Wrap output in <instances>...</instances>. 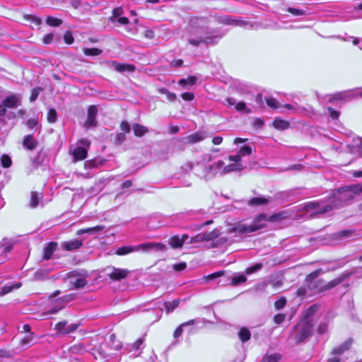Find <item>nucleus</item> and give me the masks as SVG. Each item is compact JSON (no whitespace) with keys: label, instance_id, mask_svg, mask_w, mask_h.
<instances>
[{"label":"nucleus","instance_id":"obj_13","mask_svg":"<svg viewBox=\"0 0 362 362\" xmlns=\"http://www.w3.org/2000/svg\"><path fill=\"white\" fill-rule=\"evenodd\" d=\"M226 102L228 106H234L235 110L239 112L245 114H250L252 112V110L243 101L238 102L234 98L228 97L226 99Z\"/></svg>","mask_w":362,"mask_h":362},{"label":"nucleus","instance_id":"obj_6","mask_svg":"<svg viewBox=\"0 0 362 362\" xmlns=\"http://www.w3.org/2000/svg\"><path fill=\"white\" fill-rule=\"evenodd\" d=\"M167 245L161 243H145L137 245H126L119 247L116 250V254L119 256L138 251H165Z\"/></svg>","mask_w":362,"mask_h":362},{"label":"nucleus","instance_id":"obj_57","mask_svg":"<svg viewBox=\"0 0 362 362\" xmlns=\"http://www.w3.org/2000/svg\"><path fill=\"white\" fill-rule=\"evenodd\" d=\"M286 304V300L285 298H281L275 302V308L276 310L282 309Z\"/></svg>","mask_w":362,"mask_h":362},{"label":"nucleus","instance_id":"obj_16","mask_svg":"<svg viewBox=\"0 0 362 362\" xmlns=\"http://www.w3.org/2000/svg\"><path fill=\"white\" fill-rule=\"evenodd\" d=\"M109 68L114 69L117 72H134L136 69L135 66L129 64H120L116 61H110L107 62Z\"/></svg>","mask_w":362,"mask_h":362},{"label":"nucleus","instance_id":"obj_28","mask_svg":"<svg viewBox=\"0 0 362 362\" xmlns=\"http://www.w3.org/2000/svg\"><path fill=\"white\" fill-rule=\"evenodd\" d=\"M57 243L55 242H51L44 248L43 259L48 260L49 259L53 252L57 250Z\"/></svg>","mask_w":362,"mask_h":362},{"label":"nucleus","instance_id":"obj_58","mask_svg":"<svg viewBox=\"0 0 362 362\" xmlns=\"http://www.w3.org/2000/svg\"><path fill=\"white\" fill-rule=\"evenodd\" d=\"M26 125L30 129L36 128L38 125V121L36 119H29L26 122Z\"/></svg>","mask_w":362,"mask_h":362},{"label":"nucleus","instance_id":"obj_51","mask_svg":"<svg viewBox=\"0 0 362 362\" xmlns=\"http://www.w3.org/2000/svg\"><path fill=\"white\" fill-rule=\"evenodd\" d=\"M284 107L288 110L293 111V112H296V113H301L303 112L308 111L303 107H296L294 105H291V104H286L284 105Z\"/></svg>","mask_w":362,"mask_h":362},{"label":"nucleus","instance_id":"obj_34","mask_svg":"<svg viewBox=\"0 0 362 362\" xmlns=\"http://www.w3.org/2000/svg\"><path fill=\"white\" fill-rule=\"evenodd\" d=\"M286 11L295 16H306L313 13V12H311L310 9L308 8H306L305 9H300L293 7H288L286 8Z\"/></svg>","mask_w":362,"mask_h":362},{"label":"nucleus","instance_id":"obj_60","mask_svg":"<svg viewBox=\"0 0 362 362\" xmlns=\"http://www.w3.org/2000/svg\"><path fill=\"white\" fill-rule=\"evenodd\" d=\"M123 13V9L121 7L116 8L112 11V16L111 17V21H113V18H117L120 17Z\"/></svg>","mask_w":362,"mask_h":362},{"label":"nucleus","instance_id":"obj_15","mask_svg":"<svg viewBox=\"0 0 362 362\" xmlns=\"http://www.w3.org/2000/svg\"><path fill=\"white\" fill-rule=\"evenodd\" d=\"M219 235L217 230H214L209 233H199L191 238L190 243H200L204 241L214 240Z\"/></svg>","mask_w":362,"mask_h":362},{"label":"nucleus","instance_id":"obj_20","mask_svg":"<svg viewBox=\"0 0 362 362\" xmlns=\"http://www.w3.org/2000/svg\"><path fill=\"white\" fill-rule=\"evenodd\" d=\"M348 148L351 154L362 156V138H354L351 144L348 145Z\"/></svg>","mask_w":362,"mask_h":362},{"label":"nucleus","instance_id":"obj_36","mask_svg":"<svg viewBox=\"0 0 362 362\" xmlns=\"http://www.w3.org/2000/svg\"><path fill=\"white\" fill-rule=\"evenodd\" d=\"M242 169H243V166H242L241 163H231V164H228L227 165H224L223 172V175H226L230 172L241 170Z\"/></svg>","mask_w":362,"mask_h":362},{"label":"nucleus","instance_id":"obj_25","mask_svg":"<svg viewBox=\"0 0 362 362\" xmlns=\"http://www.w3.org/2000/svg\"><path fill=\"white\" fill-rule=\"evenodd\" d=\"M144 339H138L133 344H129L127 349L129 352H133L132 356H137L141 354V350L143 349Z\"/></svg>","mask_w":362,"mask_h":362},{"label":"nucleus","instance_id":"obj_50","mask_svg":"<svg viewBox=\"0 0 362 362\" xmlns=\"http://www.w3.org/2000/svg\"><path fill=\"white\" fill-rule=\"evenodd\" d=\"M1 165L4 168H9L12 164V160H11V158L8 155L4 154L1 157Z\"/></svg>","mask_w":362,"mask_h":362},{"label":"nucleus","instance_id":"obj_7","mask_svg":"<svg viewBox=\"0 0 362 362\" xmlns=\"http://www.w3.org/2000/svg\"><path fill=\"white\" fill-rule=\"evenodd\" d=\"M210 16L218 24L243 28H257V24L256 23L245 21L240 18H235L231 16L216 13L214 15H211Z\"/></svg>","mask_w":362,"mask_h":362},{"label":"nucleus","instance_id":"obj_49","mask_svg":"<svg viewBox=\"0 0 362 362\" xmlns=\"http://www.w3.org/2000/svg\"><path fill=\"white\" fill-rule=\"evenodd\" d=\"M57 119V111L52 108L49 109L47 113V121L49 123H54Z\"/></svg>","mask_w":362,"mask_h":362},{"label":"nucleus","instance_id":"obj_41","mask_svg":"<svg viewBox=\"0 0 362 362\" xmlns=\"http://www.w3.org/2000/svg\"><path fill=\"white\" fill-rule=\"evenodd\" d=\"M197 81V78L194 76H188L187 78H182L178 83L180 86H185L187 85H194Z\"/></svg>","mask_w":362,"mask_h":362},{"label":"nucleus","instance_id":"obj_42","mask_svg":"<svg viewBox=\"0 0 362 362\" xmlns=\"http://www.w3.org/2000/svg\"><path fill=\"white\" fill-rule=\"evenodd\" d=\"M46 23L50 26L58 27L62 24V21L55 17L47 16Z\"/></svg>","mask_w":362,"mask_h":362},{"label":"nucleus","instance_id":"obj_39","mask_svg":"<svg viewBox=\"0 0 362 362\" xmlns=\"http://www.w3.org/2000/svg\"><path fill=\"white\" fill-rule=\"evenodd\" d=\"M269 202V199L265 197H255L252 198L248 201V204L250 206H259L264 205L268 204Z\"/></svg>","mask_w":362,"mask_h":362},{"label":"nucleus","instance_id":"obj_17","mask_svg":"<svg viewBox=\"0 0 362 362\" xmlns=\"http://www.w3.org/2000/svg\"><path fill=\"white\" fill-rule=\"evenodd\" d=\"M224 164V162L221 160H218L217 161L214 162L212 164L207 167L205 176L216 175H223Z\"/></svg>","mask_w":362,"mask_h":362},{"label":"nucleus","instance_id":"obj_30","mask_svg":"<svg viewBox=\"0 0 362 362\" xmlns=\"http://www.w3.org/2000/svg\"><path fill=\"white\" fill-rule=\"evenodd\" d=\"M197 322H199V320L194 319V320H190L187 322H185L181 324L175 330L174 334H173L174 338L177 339L178 337H180L182 335V334L183 332L184 327H185L187 326H189V325H193Z\"/></svg>","mask_w":362,"mask_h":362},{"label":"nucleus","instance_id":"obj_35","mask_svg":"<svg viewBox=\"0 0 362 362\" xmlns=\"http://www.w3.org/2000/svg\"><path fill=\"white\" fill-rule=\"evenodd\" d=\"M132 129L134 135L136 136H142L148 132L147 127L139 124H134L132 126Z\"/></svg>","mask_w":362,"mask_h":362},{"label":"nucleus","instance_id":"obj_32","mask_svg":"<svg viewBox=\"0 0 362 362\" xmlns=\"http://www.w3.org/2000/svg\"><path fill=\"white\" fill-rule=\"evenodd\" d=\"M356 235V231L354 230H343L339 231L338 233H336L334 234V236L337 238H339L341 240L352 238H354Z\"/></svg>","mask_w":362,"mask_h":362},{"label":"nucleus","instance_id":"obj_23","mask_svg":"<svg viewBox=\"0 0 362 362\" xmlns=\"http://www.w3.org/2000/svg\"><path fill=\"white\" fill-rule=\"evenodd\" d=\"M15 241L11 239L4 238L0 242V256H6L13 249Z\"/></svg>","mask_w":362,"mask_h":362},{"label":"nucleus","instance_id":"obj_33","mask_svg":"<svg viewBox=\"0 0 362 362\" xmlns=\"http://www.w3.org/2000/svg\"><path fill=\"white\" fill-rule=\"evenodd\" d=\"M247 281V277L245 274L243 273H236L231 278L230 285L236 286L241 284L245 283Z\"/></svg>","mask_w":362,"mask_h":362},{"label":"nucleus","instance_id":"obj_43","mask_svg":"<svg viewBox=\"0 0 362 362\" xmlns=\"http://www.w3.org/2000/svg\"><path fill=\"white\" fill-rule=\"evenodd\" d=\"M347 187L351 192L353 198L354 195L362 193V184L348 185Z\"/></svg>","mask_w":362,"mask_h":362},{"label":"nucleus","instance_id":"obj_21","mask_svg":"<svg viewBox=\"0 0 362 362\" xmlns=\"http://www.w3.org/2000/svg\"><path fill=\"white\" fill-rule=\"evenodd\" d=\"M129 274V271L127 269L113 267L107 275L112 280L120 281L125 279Z\"/></svg>","mask_w":362,"mask_h":362},{"label":"nucleus","instance_id":"obj_44","mask_svg":"<svg viewBox=\"0 0 362 362\" xmlns=\"http://www.w3.org/2000/svg\"><path fill=\"white\" fill-rule=\"evenodd\" d=\"M83 51L86 56H98L102 53V50L98 48H83Z\"/></svg>","mask_w":362,"mask_h":362},{"label":"nucleus","instance_id":"obj_29","mask_svg":"<svg viewBox=\"0 0 362 362\" xmlns=\"http://www.w3.org/2000/svg\"><path fill=\"white\" fill-rule=\"evenodd\" d=\"M352 344L351 339H348L341 344L333 349V353L334 354H339V356L342 355L345 351H348Z\"/></svg>","mask_w":362,"mask_h":362},{"label":"nucleus","instance_id":"obj_47","mask_svg":"<svg viewBox=\"0 0 362 362\" xmlns=\"http://www.w3.org/2000/svg\"><path fill=\"white\" fill-rule=\"evenodd\" d=\"M281 359V356L279 354H274L271 355H266L263 358V362H278Z\"/></svg>","mask_w":362,"mask_h":362},{"label":"nucleus","instance_id":"obj_11","mask_svg":"<svg viewBox=\"0 0 362 362\" xmlns=\"http://www.w3.org/2000/svg\"><path fill=\"white\" fill-rule=\"evenodd\" d=\"M80 326V322L68 325L66 320H62L55 325L54 329L59 334L66 335L75 332Z\"/></svg>","mask_w":362,"mask_h":362},{"label":"nucleus","instance_id":"obj_62","mask_svg":"<svg viewBox=\"0 0 362 362\" xmlns=\"http://www.w3.org/2000/svg\"><path fill=\"white\" fill-rule=\"evenodd\" d=\"M126 139L125 134L123 132L118 133L115 136V142L117 144H121L122 142H124Z\"/></svg>","mask_w":362,"mask_h":362},{"label":"nucleus","instance_id":"obj_8","mask_svg":"<svg viewBox=\"0 0 362 362\" xmlns=\"http://www.w3.org/2000/svg\"><path fill=\"white\" fill-rule=\"evenodd\" d=\"M90 146V141L88 139H81L75 144L69 147V153L73 157L74 162L83 160L87 157L88 150Z\"/></svg>","mask_w":362,"mask_h":362},{"label":"nucleus","instance_id":"obj_18","mask_svg":"<svg viewBox=\"0 0 362 362\" xmlns=\"http://www.w3.org/2000/svg\"><path fill=\"white\" fill-rule=\"evenodd\" d=\"M83 240L73 239L68 241H64L61 243V247L66 251H74L80 249L83 246Z\"/></svg>","mask_w":362,"mask_h":362},{"label":"nucleus","instance_id":"obj_55","mask_svg":"<svg viewBox=\"0 0 362 362\" xmlns=\"http://www.w3.org/2000/svg\"><path fill=\"white\" fill-rule=\"evenodd\" d=\"M267 104L269 107L273 109H277L279 107L278 101L274 98H266Z\"/></svg>","mask_w":362,"mask_h":362},{"label":"nucleus","instance_id":"obj_52","mask_svg":"<svg viewBox=\"0 0 362 362\" xmlns=\"http://www.w3.org/2000/svg\"><path fill=\"white\" fill-rule=\"evenodd\" d=\"M224 272L223 271H219L215 273H213L211 274H209L208 276H205L204 279L206 280V281H212L214 279H216L218 277H221L223 275Z\"/></svg>","mask_w":362,"mask_h":362},{"label":"nucleus","instance_id":"obj_26","mask_svg":"<svg viewBox=\"0 0 362 362\" xmlns=\"http://www.w3.org/2000/svg\"><path fill=\"white\" fill-rule=\"evenodd\" d=\"M38 141L34 138L33 134H28L24 137L23 146L29 151H33L36 148Z\"/></svg>","mask_w":362,"mask_h":362},{"label":"nucleus","instance_id":"obj_61","mask_svg":"<svg viewBox=\"0 0 362 362\" xmlns=\"http://www.w3.org/2000/svg\"><path fill=\"white\" fill-rule=\"evenodd\" d=\"M327 328H328V325L327 323L326 322H321L318 325V327H317V332L320 334H325L327 330Z\"/></svg>","mask_w":362,"mask_h":362},{"label":"nucleus","instance_id":"obj_10","mask_svg":"<svg viewBox=\"0 0 362 362\" xmlns=\"http://www.w3.org/2000/svg\"><path fill=\"white\" fill-rule=\"evenodd\" d=\"M358 97L362 98V90L360 88L350 89L335 93L330 100L347 101Z\"/></svg>","mask_w":362,"mask_h":362},{"label":"nucleus","instance_id":"obj_14","mask_svg":"<svg viewBox=\"0 0 362 362\" xmlns=\"http://www.w3.org/2000/svg\"><path fill=\"white\" fill-rule=\"evenodd\" d=\"M22 96L21 94H11L3 100L5 110L7 108H16L21 105Z\"/></svg>","mask_w":362,"mask_h":362},{"label":"nucleus","instance_id":"obj_48","mask_svg":"<svg viewBox=\"0 0 362 362\" xmlns=\"http://www.w3.org/2000/svg\"><path fill=\"white\" fill-rule=\"evenodd\" d=\"M262 267H263V265L262 263H257L252 267H247L245 271V274L247 275L252 274L256 272H258Z\"/></svg>","mask_w":362,"mask_h":362},{"label":"nucleus","instance_id":"obj_5","mask_svg":"<svg viewBox=\"0 0 362 362\" xmlns=\"http://www.w3.org/2000/svg\"><path fill=\"white\" fill-rule=\"evenodd\" d=\"M267 220V216L262 214L257 216L250 223L244 221L235 223L229 228L228 232L235 233L236 236L253 233L264 228Z\"/></svg>","mask_w":362,"mask_h":362},{"label":"nucleus","instance_id":"obj_31","mask_svg":"<svg viewBox=\"0 0 362 362\" xmlns=\"http://www.w3.org/2000/svg\"><path fill=\"white\" fill-rule=\"evenodd\" d=\"M105 226H96L95 227L92 228H83L77 230L76 235H82L85 233L93 235L95 233H97L103 230H104Z\"/></svg>","mask_w":362,"mask_h":362},{"label":"nucleus","instance_id":"obj_1","mask_svg":"<svg viewBox=\"0 0 362 362\" xmlns=\"http://www.w3.org/2000/svg\"><path fill=\"white\" fill-rule=\"evenodd\" d=\"M209 19L203 16H192L188 21V44L199 47L202 43L216 44L226 33L219 28L209 30Z\"/></svg>","mask_w":362,"mask_h":362},{"label":"nucleus","instance_id":"obj_64","mask_svg":"<svg viewBox=\"0 0 362 362\" xmlns=\"http://www.w3.org/2000/svg\"><path fill=\"white\" fill-rule=\"evenodd\" d=\"M120 128L123 131V133L124 134L129 133L131 130L129 124L126 121L122 122L120 124Z\"/></svg>","mask_w":362,"mask_h":362},{"label":"nucleus","instance_id":"obj_12","mask_svg":"<svg viewBox=\"0 0 362 362\" xmlns=\"http://www.w3.org/2000/svg\"><path fill=\"white\" fill-rule=\"evenodd\" d=\"M67 278L70 279V283L76 288H82L86 286L88 281L86 279V276L79 273L78 271H73L66 274Z\"/></svg>","mask_w":362,"mask_h":362},{"label":"nucleus","instance_id":"obj_4","mask_svg":"<svg viewBox=\"0 0 362 362\" xmlns=\"http://www.w3.org/2000/svg\"><path fill=\"white\" fill-rule=\"evenodd\" d=\"M313 310V308H309L306 313L293 328L290 335V339H293L296 344L305 343L312 336L314 322L310 317V314Z\"/></svg>","mask_w":362,"mask_h":362},{"label":"nucleus","instance_id":"obj_27","mask_svg":"<svg viewBox=\"0 0 362 362\" xmlns=\"http://www.w3.org/2000/svg\"><path fill=\"white\" fill-rule=\"evenodd\" d=\"M72 299L73 297L71 295L64 296L62 299H60L59 303L62 304L60 307H59L58 308H52L48 310L47 312L44 313L42 314V316L46 317L47 315L56 314L64 307L66 303L70 302Z\"/></svg>","mask_w":362,"mask_h":362},{"label":"nucleus","instance_id":"obj_63","mask_svg":"<svg viewBox=\"0 0 362 362\" xmlns=\"http://www.w3.org/2000/svg\"><path fill=\"white\" fill-rule=\"evenodd\" d=\"M286 315L284 314L279 313L274 316V320L276 324L280 325L284 321Z\"/></svg>","mask_w":362,"mask_h":362},{"label":"nucleus","instance_id":"obj_59","mask_svg":"<svg viewBox=\"0 0 362 362\" xmlns=\"http://www.w3.org/2000/svg\"><path fill=\"white\" fill-rule=\"evenodd\" d=\"M264 124V122L262 119H261L259 118H255L253 122L252 126H253L254 129H259L263 127Z\"/></svg>","mask_w":362,"mask_h":362},{"label":"nucleus","instance_id":"obj_54","mask_svg":"<svg viewBox=\"0 0 362 362\" xmlns=\"http://www.w3.org/2000/svg\"><path fill=\"white\" fill-rule=\"evenodd\" d=\"M42 89L40 87H35L32 90L31 95L30 97V101L34 102L38 97L40 92L42 91Z\"/></svg>","mask_w":362,"mask_h":362},{"label":"nucleus","instance_id":"obj_46","mask_svg":"<svg viewBox=\"0 0 362 362\" xmlns=\"http://www.w3.org/2000/svg\"><path fill=\"white\" fill-rule=\"evenodd\" d=\"M159 93H160L161 94H165L168 100L170 102H174L177 98V96L175 93L170 92L168 89L165 88H160Z\"/></svg>","mask_w":362,"mask_h":362},{"label":"nucleus","instance_id":"obj_53","mask_svg":"<svg viewBox=\"0 0 362 362\" xmlns=\"http://www.w3.org/2000/svg\"><path fill=\"white\" fill-rule=\"evenodd\" d=\"M33 335H34L33 333H30V334H27L26 336H25L21 339V344L22 346H25V345L30 344L33 339V337H34Z\"/></svg>","mask_w":362,"mask_h":362},{"label":"nucleus","instance_id":"obj_19","mask_svg":"<svg viewBox=\"0 0 362 362\" xmlns=\"http://www.w3.org/2000/svg\"><path fill=\"white\" fill-rule=\"evenodd\" d=\"M98 114V109L95 105H90L88 109L87 120L85 123V127H93L97 125L96 116Z\"/></svg>","mask_w":362,"mask_h":362},{"label":"nucleus","instance_id":"obj_3","mask_svg":"<svg viewBox=\"0 0 362 362\" xmlns=\"http://www.w3.org/2000/svg\"><path fill=\"white\" fill-rule=\"evenodd\" d=\"M323 273L322 269H317L310 274L305 279V287H300L297 291L298 296H303L308 294V290L311 291L310 294L320 293L330 290L342 283L349 274H342L334 279L326 283L320 276Z\"/></svg>","mask_w":362,"mask_h":362},{"label":"nucleus","instance_id":"obj_37","mask_svg":"<svg viewBox=\"0 0 362 362\" xmlns=\"http://www.w3.org/2000/svg\"><path fill=\"white\" fill-rule=\"evenodd\" d=\"M21 286L22 284L21 282H17L13 285H6L1 288V291H0V296H4L6 294L11 292L13 289H18L21 288Z\"/></svg>","mask_w":362,"mask_h":362},{"label":"nucleus","instance_id":"obj_2","mask_svg":"<svg viewBox=\"0 0 362 362\" xmlns=\"http://www.w3.org/2000/svg\"><path fill=\"white\" fill-rule=\"evenodd\" d=\"M352 199L351 192L345 186L332 191V194L326 199L305 203L304 209L315 215L324 214L344 206Z\"/></svg>","mask_w":362,"mask_h":362},{"label":"nucleus","instance_id":"obj_40","mask_svg":"<svg viewBox=\"0 0 362 362\" xmlns=\"http://www.w3.org/2000/svg\"><path fill=\"white\" fill-rule=\"evenodd\" d=\"M273 126L277 129L284 130L289 127V123L286 120L276 118L273 122Z\"/></svg>","mask_w":362,"mask_h":362},{"label":"nucleus","instance_id":"obj_24","mask_svg":"<svg viewBox=\"0 0 362 362\" xmlns=\"http://www.w3.org/2000/svg\"><path fill=\"white\" fill-rule=\"evenodd\" d=\"M188 238L187 235H183L182 237H180L179 235H174L168 240V244L172 248H180Z\"/></svg>","mask_w":362,"mask_h":362},{"label":"nucleus","instance_id":"obj_9","mask_svg":"<svg viewBox=\"0 0 362 362\" xmlns=\"http://www.w3.org/2000/svg\"><path fill=\"white\" fill-rule=\"evenodd\" d=\"M180 300L175 299L170 302H162L161 300H158L154 303V306L153 308H147L144 309V310H153L156 312L155 321H158L162 315V312L164 309H165L166 313H172L180 304Z\"/></svg>","mask_w":362,"mask_h":362},{"label":"nucleus","instance_id":"obj_22","mask_svg":"<svg viewBox=\"0 0 362 362\" xmlns=\"http://www.w3.org/2000/svg\"><path fill=\"white\" fill-rule=\"evenodd\" d=\"M206 136V132H197L183 138V141L185 144H195L202 141Z\"/></svg>","mask_w":362,"mask_h":362},{"label":"nucleus","instance_id":"obj_56","mask_svg":"<svg viewBox=\"0 0 362 362\" xmlns=\"http://www.w3.org/2000/svg\"><path fill=\"white\" fill-rule=\"evenodd\" d=\"M238 153L241 155V157L243 156H249L252 153V148L249 146H244L240 148Z\"/></svg>","mask_w":362,"mask_h":362},{"label":"nucleus","instance_id":"obj_38","mask_svg":"<svg viewBox=\"0 0 362 362\" xmlns=\"http://www.w3.org/2000/svg\"><path fill=\"white\" fill-rule=\"evenodd\" d=\"M238 337L243 343L247 341L251 337L250 331L246 327L240 328L238 332Z\"/></svg>","mask_w":362,"mask_h":362},{"label":"nucleus","instance_id":"obj_45","mask_svg":"<svg viewBox=\"0 0 362 362\" xmlns=\"http://www.w3.org/2000/svg\"><path fill=\"white\" fill-rule=\"evenodd\" d=\"M40 199H41V197L40 196V194H38L35 192H33L31 193V198H30V206L32 208L36 207L38 205L39 201H40Z\"/></svg>","mask_w":362,"mask_h":362}]
</instances>
